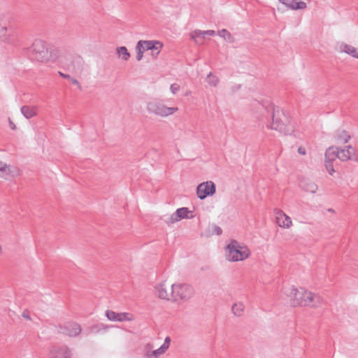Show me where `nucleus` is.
I'll return each instance as SVG.
<instances>
[{"label":"nucleus","mask_w":358,"mask_h":358,"mask_svg":"<svg viewBox=\"0 0 358 358\" xmlns=\"http://www.w3.org/2000/svg\"><path fill=\"white\" fill-rule=\"evenodd\" d=\"M285 295L289 299L290 305L292 307H296L299 305V301L297 300L298 288L294 286H291L285 289Z\"/></svg>","instance_id":"dca6fc26"},{"label":"nucleus","mask_w":358,"mask_h":358,"mask_svg":"<svg viewBox=\"0 0 358 358\" xmlns=\"http://www.w3.org/2000/svg\"><path fill=\"white\" fill-rule=\"evenodd\" d=\"M338 48L339 52L347 53L352 57L358 59V48L345 43H341L338 44Z\"/></svg>","instance_id":"a211bd4d"},{"label":"nucleus","mask_w":358,"mask_h":358,"mask_svg":"<svg viewBox=\"0 0 358 358\" xmlns=\"http://www.w3.org/2000/svg\"><path fill=\"white\" fill-rule=\"evenodd\" d=\"M305 300H303L304 306H309L312 308H317L320 306L323 302V299L318 294H314L307 290L305 292Z\"/></svg>","instance_id":"9b49d317"},{"label":"nucleus","mask_w":358,"mask_h":358,"mask_svg":"<svg viewBox=\"0 0 358 358\" xmlns=\"http://www.w3.org/2000/svg\"><path fill=\"white\" fill-rule=\"evenodd\" d=\"M281 3L291 10H304L307 8V5L303 1L296 2L294 0H278Z\"/></svg>","instance_id":"f3484780"},{"label":"nucleus","mask_w":358,"mask_h":358,"mask_svg":"<svg viewBox=\"0 0 358 358\" xmlns=\"http://www.w3.org/2000/svg\"><path fill=\"white\" fill-rule=\"evenodd\" d=\"M146 109L148 113L161 117H166L178 110V107H168L159 101L148 102Z\"/></svg>","instance_id":"39448f33"},{"label":"nucleus","mask_w":358,"mask_h":358,"mask_svg":"<svg viewBox=\"0 0 358 358\" xmlns=\"http://www.w3.org/2000/svg\"><path fill=\"white\" fill-rule=\"evenodd\" d=\"M297 151H298L299 154L302 155H305L306 154V148L302 146H299L298 148Z\"/></svg>","instance_id":"c03bdc74"},{"label":"nucleus","mask_w":358,"mask_h":358,"mask_svg":"<svg viewBox=\"0 0 358 358\" xmlns=\"http://www.w3.org/2000/svg\"><path fill=\"white\" fill-rule=\"evenodd\" d=\"M206 81L208 82V83L210 85L215 87V86H217V85L218 83L219 79H218V78L217 76L213 75L212 73H210L207 76Z\"/></svg>","instance_id":"7c9ffc66"},{"label":"nucleus","mask_w":358,"mask_h":358,"mask_svg":"<svg viewBox=\"0 0 358 358\" xmlns=\"http://www.w3.org/2000/svg\"><path fill=\"white\" fill-rule=\"evenodd\" d=\"M215 34V31L214 30H207L203 31V35H208V36H214Z\"/></svg>","instance_id":"79ce46f5"},{"label":"nucleus","mask_w":358,"mask_h":358,"mask_svg":"<svg viewBox=\"0 0 358 358\" xmlns=\"http://www.w3.org/2000/svg\"><path fill=\"white\" fill-rule=\"evenodd\" d=\"M108 328V327L107 325H105L103 324H96V325L91 327L90 329V333H98L101 330H107Z\"/></svg>","instance_id":"2f4dec72"},{"label":"nucleus","mask_w":358,"mask_h":358,"mask_svg":"<svg viewBox=\"0 0 358 358\" xmlns=\"http://www.w3.org/2000/svg\"><path fill=\"white\" fill-rule=\"evenodd\" d=\"M9 124H10V128L12 129H15L16 127H15V124L10 120H9Z\"/></svg>","instance_id":"09e8293b"},{"label":"nucleus","mask_w":358,"mask_h":358,"mask_svg":"<svg viewBox=\"0 0 358 358\" xmlns=\"http://www.w3.org/2000/svg\"><path fill=\"white\" fill-rule=\"evenodd\" d=\"M69 79L71 80V83L73 85H76L78 87V88L80 90H81V85H80V83L78 81V80H76V78H71V77Z\"/></svg>","instance_id":"37998d69"},{"label":"nucleus","mask_w":358,"mask_h":358,"mask_svg":"<svg viewBox=\"0 0 358 358\" xmlns=\"http://www.w3.org/2000/svg\"><path fill=\"white\" fill-rule=\"evenodd\" d=\"M20 110L27 119H30L37 115V106H23Z\"/></svg>","instance_id":"4be33fe9"},{"label":"nucleus","mask_w":358,"mask_h":358,"mask_svg":"<svg viewBox=\"0 0 358 358\" xmlns=\"http://www.w3.org/2000/svg\"><path fill=\"white\" fill-rule=\"evenodd\" d=\"M152 348H153V346H152V345L151 343H148L145 346L144 351H145V350H152Z\"/></svg>","instance_id":"49530a36"},{"label":"nucleus","mask_w":358,"mask_h":358,"mask_svg":"<svg viewBox=\"0 0 358 358\" xmlns=\"http://www.w3.org/2000/svg\"><path fill=\"white\" fill-rule=\"evenodd\" d=\"M141 42L143 45L145 50H154L159 49L160 47H163L162 43L159 41H143Z\"/></svg>","instance_id":"5701e85b"},{"label":"nucleus","mask_w":358,"mask_h":358,"mask_svg":"<svg viewBox=\"0 0 358 358\" xmlns=\"http://www.w3.org/2000/svg\"><path fill=\"white\" fill-rule=\"evenodd\" d=\"M106 316L110 321H132L134 320V316L128 313H115L113 310H107L106 312Z\"/></svg>","instance_id":"f8f14e48"},{"label":"nucleus","mask_w":358,"mask_h":358,"mask_svg":"<svg viewBox=\"0 0 358 358\" xmlns=\"http://www.w3.org/2000/svg\"><path fill=\"white\" fill-rule=\"evenodd\" d=\"M162 48V47H160L159 49L151 50V55L152 58L156 59L157 57V56L161 52Z\"/></svg>","instance_id":"58836bf2"},{"label":"nucleus","mask_w":358,"mask_h":358,"mask_svg":"<svg viewBox=\"0 0 358 358\" xmlns=\"http://www.w3.org/2000/svg\"><path fill=\"white\" fill-rule=\"evenodd\" d=\"M29 53L33 59L40 62H45L50 60L51 54L46 47L45 43L39 39L34 41L29 48Z\"/></svg>","instance_id":"7ed1b4c3"},{"label":"nucleus","mask_w":358,"mask_h":358,"mask_svg":"<svg viewBox=\"0 0 358 358\" xmlns=\"http://www.w3.org/2000/svg\"><path fill=\"white\" fill-rule=\"evenodd\" d=\"M158 296L162 299L173 301V284L170 285L163 282L155 287Z\"/></svg>","instance_id":"1a4fd4ad"},{"label":"nucleus","mask_w":358,"mask_h":358,"mask_svg":"<svg viewBox=\"0 0 358 358\" xmlns=\"http://www.w3.org/2000/svg\"><path fill=\"white\" fill-rule=\"evenodd\" d=\"M227 258L230 262L243 261L248 258L250 252L245 245L240 244L237 241L232 240L227 245Z\"/></svg>","instance_id":"f03ea898"},{"label":"nucleus","mask_w":358,"mask_h":358,"mask_svg":"<svg viewBox=\"0 0 358 358\" xmlns=\"http://www.w3.org/2000/svg\"><path fill=\"white\" fill-rule=\"evenodd\" d=\"M190 37L195 43L201 45L203 43L202 39L204 38V35H203V31L196 29L190 34Z\"/></svg>","instance_id":"a878e982"},{"label":"nucleus","mask_w":358,"mask_h":358,"mask_svg":"<svg viewBox=\"0 0 358 358\" xmlns=\"http://www.w3.org/2000/svg\"><path fill=\"white\" fill-rule=\"evenodd\" d=\"M334 139L337 143H346L350 139V136L346 131L338 130L334 134Z\"/></svg>","instance_id":"aec40b11"},{"label":"nucleus","mask_w":358,"mask_h":358,"mask_svg":"<svg viewBox=\"0 0 358 358\" xmlns=\"http://www.w3.org/2000/svg\"><path fill=\"white\" fill-rule=\"evenodd\" d=\"M82 329L76 322H68L59 327V331L70 337H76L81 333Z\"/></svg>","instance_id":"9d476101"},{"label":"nucleus","mask_w":358,"mask_h":358,"mask_svg":"<svg viewBox=\"0 0 358 358\" xmlns=\"http://www.w3.org/2000/svg\"><path fill=\"white\" fill-rule=\"evenodd\" d=\"M152 350H145L144 351V357L145 358H153V355H152Z\"/></svg>","instance_id":"a19ab883"},{"label":"nucleus","mask_w":358,"mask_h":358,"mask_svg":"<svg viewBox=\"0 0 358 358\" xmlns=\"http://www.w3.org/2000/svg\"><path fill=\"white\" fill-rule=\"evenodd\" d=\"M300 186L306 192L312 194L315 193L317 190V185L309 180H303L300 183Z\"/></svg>","instance_id":"412c9836"},{"label":"nucleus","mask_w":358,"mask_h":358,"mask_svg":"<svg viewBox=\"0 0 358 358\" xmlns=\"http://www.w3.org/2000/svg\"><path fill=\"white\" fill-rule=\"evenodd\" d=\"M59 76H62V78H68V79H69V78H71L70 75H69V74H65V73H62V72H60V71L59 72Z\"/></svg>","instance_id":"de8ad7c7"},{"label":"nucleus","mask_w":358,"mask_h":358,"mask_svg":"<svg viewBox=\"0 0 358 358\" xmlns=\"http://www.w3.org/2000/svg\"><path fill=\"white\" fill-rule=\"evenodd\" d=\"M218 35L223 38L226 41L231 43L234 41L232 35L225 29H223L218 31Z\"/></svg>","instance_id":"c85d7f7f"},{"label":"nucleus","mask_w":358,"mask_h":358,"mask_svg":"<svg viewBox=\"0 0 358 358\" xmlns=\"http://www.w3.org/2000/svg\"><path fill=\"white\" fill-rule=\"evenodd\" d=\"M83 61L82 58H76L67 65L66 69L73 73H81L83 71Z\"/></svg>","instance_id":"6ab92c4d"},{"label":"nucleus","mask_w":358,"mask_h":358,"mask_svg":"<svg viewBox=\"0 0 358 358\" xmlns=\"http://www.w3.org/2000/svg\"><path fill=\"white\" fill-rule=\"evenodd\" d=\"M166 352V350L164 349H162V346L155 350L152 351V355H153V358H158L160 355L164 354Z\"/></svg>","instance_id":"72a5a7b5"},{"label":"nucleus","mask_w":358,"mask_h":358,"mask_svg":"<svg viewBox=\"0 0 358 358\" xmlns=\"http://www.w3.org/2000/svg\"><path fill=\"white\" fill-rule=\"evenodd\" d=\"M22 317L26 320H31V318L29 315V312L28 310H24L22 313Z\"/></svg>","instance_id":"ea45409f"},{"label":"nucleus","mask_w":358,"mask_h":358,"mask_svg":"<svg viewBox=\"0 0 358 358\" xmlns=\"http://www.w3.org/2000/svg\"><path fill=\"white\" fill-rule=\"evenodd\" d=\"M189 213L187 208L182 207L176 210V211L170 215L166 220H165V222L168 224H173L180 221L182 219L187 218L188 213Z\"/></svg>","instance_id":"ddd939ff"},{"label":"nucleus","mask_w":358,"mask_h":358,"mask_svg":"<svg viewBox=\"0 0 358 358\" xmlns=\"http://www.w3.org/2000/svg\"><path fill=\"white\" fill-rule=\"evenodd\" d=\"M325 159L335 161L338 159V148L336 146H330L325 152Z\"/></svg>","instance_id":"b1692460"},{"label":"nucleus","mask_w":358,"mask_h":358,"mask_svg":"<svg viewBox=\"0 0 358 358\" xmlns=\"http://www.w3.org/2000/svg\"><path fill=\"white\" fill-rule=\"evenodd\" d=\"M136 53H137V55H136V60L139 62V61H141L143 59V53L138 52H136Z\"/></svg>","instance_id":"a18cd8bd"},{"label":"nucleus","mask_w":358,"mask_h":358,"mask_svg":"<svg viewBox=\"0 0 358 358\" xmlns=\"http://www.w3.org/2000/svg\"><path fill=\"white\" fill-rule=\"evenodd\" d=\"M170 90H171V92L173 94H176V93L179 91V90H180V86H179V85H178V84H177V83H173V84H172V85H171V87H170Z\"/></svg>","instance_id":"e433bc0d"},{"label":"nucleus","mask_w":358,"mask_h":358,"mask_svg":"<svg viewBox=\"0 0 358 358\" xmlns=\"http://www.w3.org/2000/svg\"><path fill=\"white\" fill-rule=\"evenodd\" d=\"M333 161H330V160H327V159H325V167L327 170V171L329 172V174L332 175L333 173L335 172V170L334 169V165H333Z\"/></svg>","instance_id":"473e14b6"},{"label":"nucleus","mask_w":358,"mask_h":358,"mask_svg":"<svg viewBox=\"0 0 358 358\" xmlns=\"http://www.w3.org/2000/svg\"><path fill=\"white\" fill-rule=\"evenodd\" d=\"M49 358H71V350L65 345H52L49 351Z\"/></svg>","instance_id":"6e6552de"},{"label":"nucleus","mask_w":358,"mask_h":358,"mask_svg":"<svg viewBox=\"0 0 358 358\" xmlns=\"http://www.w3.org/2000/svg\"><path fill=\"white\" fill-rule=\"evenodd\" d=\"M13 171L11 166L0 162V177L8 179L9 177L13 176Z\"/></svg>","instance_id":"393cba45"},{"label":"nucleus","mask_w":358,"mask_h":358,"mask_svg":"<svg viewBox=\"0 0 358 358\" xmlns=\"http://www.w3.org/2000/svg\"><path fill=\"white\" fill-rule=\"evenodd\" d=\"M275 215L276 220L279 227L284 228H289L292 226V222L291 218L285 213H283L281 210H276Z\"/></svg>","instance_id":"2eb2a0df"},{"label":"nucleus","mask_w":358,"mask_h":358,"mask_svg":"<svg viewBox=\"0 0 358 358\" xmlns=\"http://www.w3.org/2000/svg\"><path fill=\"white\" fill-rule=\"evenodd\" d=\"M307 290H306L303 288L300 287L298 289V294H300L299 295H297V300L299 301V305L298 306H304L303 305V300H305V292H306Z\"/></svg>","instance_id":"c756f323"},{"label":"nucleus","mask_w":358,"mask_h":358,"mask_svg":"<svg viewBox=\"0 0 358 358\" xmlns=\"http://www.w3.org/2000/svg\"><path fill=\"white\" fill-rule=\"evenodd\" d=\"M136 51L142 53H143L145 51L141 41H139L136 45Z\"/></svg>","instance_id":"4c0bfd02"},{"label":"nucleus","mask_w":358,"mask_h":358,"mask_svg":"<svg viewBox=\"0 0 358 358\" xmlns=\"http://www.w3.org/2000/svg\"><path fill=\"white\" fill-rule=\"evenodd\" d=\"M210 228L212 232L216 235H221L222 233V229L216 224H213Z\"/></svg>","instance_id":"f704fd0d"},{"label":"nucleus","mask_w":358,"mask_h":358,"mask_svg":"<svg viewBox=\"0 0 358 358\" xmlns=\"http://www.w3.org/2000/svg\"><path fill=\"white\" fill-rule=\"evenodd\" d=\"M194 294V288L188 284H173V301H187Z\"/></svg>","instance_id":"423d86ee"},{"label":"nucleus","mask_w":358,"mask_h":358,"mask_svg":"<svg viewBox=\"0 0 358 358\" xmlns=\"http://www.w3.org/2000/svg\"><path fill=\"white\" fill-rule=\"evenodd\" d=\"M245 306L242 302L235 303L231 307V311L234 315L240 317L243 315Z\"/></svg>","instance_id":"cd10ccee"},{"label":"nucleus","mask_w":358,"mask_h":358,"mask_svg":"<svg viewBox=\"0 0 358 358\" xmlns=\"http://www.w3.org/2000/svg\"><path fill=\"white\" fill-rule=\"evenodd\" d=\"M116 54L119 58H121L124 61H127L130 58V53L124 46L119 47L116 49Z\"/></svg>","instance_id":"bb28decb"},{"label":"nucleus","mask_w":358,"mask_h":358,"mask_svg":"<svg viewBox=\"0 0 358 358\" xmlns=\"http://www.w3.org/2000/svg\"><path fill=\"white\" fill-rule=\"evenodd\" d=\"M216 191L215 185L213 181H206L200 183L196 187L198 198L203 200L207 196H213Z\"/></svg>","instance_id":"0eeeda50"},{"label":"nucleus","mask_w":358,"mask_h":358,"mask_svg":"<svg viewBox=\"0 0 358 358\" xmlns=\"http://www.w3.org/2000/svg\"><path fill=\"white\" fill-rule=\"evenodd\" d=\"M270 110L271 122L267 124V127L285 135H292L294 128L290 122L289 115L278 106H271Z\"/></svg>","instance_id":"f257e3e1"},{"label":"nucleus","mask_w":358,"mask_h":358,"mask_svg":"<svg viewBox=\"0 0 358 358\" xmlns=\"http://www.w3.org/2000/svg\"><path fill=\"white\" fill-rule=\"evenodd\" d=\"M0 41L11 44L15 41L14 30L10 25L9 17L0 14Z\"/></svg>","instance_id":"20e7f679"},{"label":"nucleus","mask_w":358,"mask_h":358,"mask_svg":"<svg viewBox=\"0 0 358 358\" xmlns=\"http://www.w3.org/2000/svg\"><path fill=\"white\" fill-rule=\"evenodd\" d=\"M355 157V150L351 145L345 146L343 148H338V159L342 162L353 160Z\"/></svg>","instance_id":"4468645a"},{"label":"nucleus","mask_w":358,"mask_h":358,"mask_svg":"<svg viewBox=\"0 0 358 358\" xmlns=\"http://www.w3.org/2000/svg\"><path fill=\"white\" fill-rule=\"evenodd\" d=\"M171 343V338L167 336L164 339V342L162 345V349H164L166 351L169 349Z\"/></svg>","instance_id":"c9c22d12"}]
</instances>
